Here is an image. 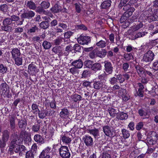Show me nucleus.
<instances>
[{"mask_svg": "<svg viewBox=\"0 0 158 158\" xmlns=\"http://www.w3.org/2000/svg\"><path fill=\"white\" fill-rule=\"evenodd\" d=\"M74 32L71 31H68L64 34V37L66 39L69 38L73 34Z\"/></svg>", "mask_w": 158, "mask_h": 158, "instance_id": "4d7b16f0", "label": "nucleus"}, {"mask_svg": "<svg viewBox=\"0 0 158 158\" xmlns=\"http://www.w3.org/2000/svg\"><path fill=\"white\" fill-rule=\"evenodd\" d=\"M129 67V64L127 62L124 63L122 65L123 69L125 72H126L128 70Z\"/></svg>", "mask_w": 158, "mask_h": 158, "instance_id": "774afa93", "label": "nucleus"}, {"mask_svg": "<svg viewBox=\"0 0 158 158\" xmlns=\"http://www.w3.org/2000/svg\"><path fill=\"white\" fill-rule=\"evenodd\" d=\"M10 91L9 87L8 85L6 83L4 82L0 85V93L2 95L8 94Z\"/></svg>", "mask_w": 158, "mask_h": 158, "instance_id": "0eeeda50", "label": "nucleus"}, {"mask_svg": "<svg viewBox=\"0 0 158 158\" xmlns=\"http://www.w3.org/2000/svg\"><path fill=\"white\" fill-rule=\"evenodd\" d=\"M143 123L142 122H139L136 125V128L137 130H140L143 126Z\"/></svg>", "mask_w": 158, "mask_h": 158, "instance_id": "338daca9", "label": "nucleus"}, {"mask_svg": "<svg viewBox=\"0 0 158 158\" xmlns=\"http://www.w3.org/2000/svg\"><path fill=\"white\" fill-rule=\"evenodd\" d=\"M93 64V61L90 60H87L84 62V65L86 67L92 68Z\"/></svg>", "mask_w": 158, "mask_h": 158, "instance_id": "79ce46f5", "label": "nucleus"}, {"mask_svg": "<svg viewBox=\"0 0 158 158\" xmlns=\"http://www.w3.org/2000/svg\"><path fill=\"white\" fill-rule=\"evenodd\" d=\"M40 127V125L38 124L33 125L32 127V131L34 132H37L39 131Z\"/></svg>", "mask_w": 158, "mask_h": 158, "instance_id": "49530a36", "label": "nucleus"}, {"mask_svg": "<svg viewBox=\"0 0 158 158\" xmlns=\"http://www.w3.org/2000/svg\"><path fill=\"white\" fill-rule=\"evenodd\" d=\"M82 139L85 145L87 146H91L93 145V140L91 136L85 135V136L83 137Z\"/></svg>", "mask_w": 158, "mask_h": 158, "instance_id": "9b49d317", "label": "nucleus"}, {"mask_svg": "<svg viewBox=\"0 0 158 158\" xmlns=\"http://www.w3.org/2000/svg\"><path fill=\"white\" fill-rule=\"evenodd\" d=\"M34 153L32 151H29L26 152V158H34Z\"/></svg>", "mask_w": 158, "mask_h": 158, "instance_id": "a18cd8bd", "label": "nucleus"}, {"mask_svg": "<svg viewBox=\"0 0 158 158\" xmlns=\"http://www.w3.org/2000/svg\"><path fill=\"white\" fill-rule=\"evenodd\" d=\"M22 141L20 138L17 135H15L14 137V138L11 141L10 145L9 146V150H12L14 148L16 147V145H20V144L21 143Z\"/></svg>", "mask_w": 158, "mask_h": 158, "instance_id": "423d86ee", "label": "nucleus"}, {"mask_svg": "<svg viewBox=\"0 0 158 158\" xmlns=\"http://www.w3.org/2000/svg\"><path fill=\"white\" fill-rule=\"evenodd\" d=\"M44 48L45 49H48L50 48L51 47V43L47 41H44L42 44Z\"/></svg>", "mask_w": 158, "mask_h": 158, "instance_id": "ea45409f", "label": "nucleus"}, {"mask_svg": "<svg viewBox=\"0 0 158 158\" xmlns=\"http://www.w3.org/2000/svg\"><path fill=\"white\" fill-rule=\"evenodd\" d=\"M71 65L77 69L81 68L83 65V62L81 59L74 61L71 63Z\"/></svg>", "mask_w": 158, "mask_h": 158, "instance_id": "f3484780", "label": "nucleus"}, {"mask_svg": "<svg viewBox=\"0 0 158 158\" xmlns=\"http://www.w3.org/2000/svg\"><path fill=\"white\" fill-rule=\"evenodd\" d=\"M124 58L127 60L129 61L133 58V56L131 53H127L124 55Z\"/></svg>", "mask_w": 158, "mask_h": 158, "instance_id": "13d9d810", "label": "nucleus"}, {"mask_svg": "<svg viewBox=\"0 0 158 158\" xmlns=\"http://www.w3.org/2000/svg\"><path fill=\"white\" fill-rule=\"evenodd\" d=\"M1 29L2 31L7 32H11L13 29L12 27L5 25L2 26Z\"/></svg>", "mask_w": 158, "mask_h": 158, "instance_id": "7c9ffc66", "label": "nucleus"}, {"mask_svg": "<svg viewBox=\"0 0 158 158\" xmlns=\"http://www.w3.org/2000/svg\"><path fill=\"white\" fill-rule=\"evenodd\" d=\"M152 19L153 21L158 20V9L155 12V14L152 15Z\"/></svg>", "mask_w": 158, "mask_h": 158, "instance_id": "680f3d73", "label": "nucleus"}, {"mask_svg": "<svg viewBox=\"0 0 158 158\" xmlns=\"http://www.w3.org/2000/svg\"><path fill=\"white\" fill-rule=\"evenodd\" d=\"M18 125L20 128L22 130H25L27 125V121L24 118L18 119Z\"/></svg>", "mask_w": 158, "mask_h": 158, "instance_id": "f8f14e48", "label": "nucleus"}, {"mask_svg": "<svg viewBox=\"0 0 158 158\" xmlns=\"http://www.w3.org/2000/svg\"><path fill=\"white\" fill-rule=\"evenodd\" d=\"M123 74H119L116 76L117 80H118L120 83H123L125 81V79L124 77H123Z\"/></svg>", "mask_w": 158, "mask_h": 158, "instance_id": "603ef678", "label": "nucleus"}, {"mask_svg": "<svg viewBox=\"0 0 158 158\" xmlns=\"http://www.w3.org/2000/svg\"><path fill=\"white\" fill-rule=\"evenodd\" d=\"M44 110H39L38 111V116L41 119H43L46 117L45 116V114L44 113Z\"/></svg>", "mask_w": 158, "mask_h": 158, "instance_id": "8fccbe9b", "label": "nucleus"}, {"mask_svg": "<svg viewBox=\"0 0 158 158\" xmlns=\"http://www.w3.org/2000/svg\"><path fill=\"white\" fill-rule=\"evenodd\" d=\"M117 81L118 80L117 77L116 78L115 77H113L110 80V84L113 85L115 84Z\"/></svg>", "mask_w": 158, "mask_h": 158, "instance_id": "69168bd1", "label": "nucleus"}, {"mask_svg": "<svg viewBox=\"0 0 158 158\" xmlns=\"http://www.w3.org/2000/svg\"><path fill=\"white\" fill-rule=\"evenodd\" d=\"M103 86V83L99 81H95L93 84V88L97 90L102 89Z\"/></svg>", "mask_w": 158, "mask_h": 158, "instance_id": "4be33fe9", "label": "nucleus"}, {"mask_svg": "<svg viewBox=\"0 0 158 158\" xmlns=\"http://www.w3.org/2000/svg\"><path fill=\"white\" fill-rule=\"evenodd\" d=\"M124 6L123 10L124 11H126L125 12H128L129 11H131L132 13V12L135 10V8L133 7H131V6L129 4H127L126 5H124V6Z\"/></svg>", "mask_w": 158, "mask_h": 158, "instance_id": "cd10ccee", "label": "nucleus"}, {"mask_svg": "<svg viewBox=\"0 0 158 158\" xmlns=\"http://www.w3.org/2000/svg\"><path fill=\"white\" fill-rule=\"evenodd\" d=\"M77 40L79 44L84 45L88 44L90 41L91 39L89 36L80 35L79 38H78Z\"/></svg>", "mask_w": 158, "mask_h": 158, "instance_id": "9d476101", "label": "nucleus"}, {"mask_svg": "<svg viewBox=\"0 0 158 158\" xmlns=\"http://www.w3.org/2000/svg\"><path fill=\"white\" fill-rule=\"evenodd\" d=\"M38 29V27L35 25L31 27V28L28 30V32L29 33H35Z\"/></svg>", "mask_w": 158, "mask_h": 158, "instance_id": "864d4df0", "label": "nucleus"}, {"mask_svg": "<svg viewBox=\"0 0 158 158\" xmlns=\"http://www.w3.org/2000/svg\"><path fill=\"white\" fill-rule=\"evenodd\" d=\"M81 100V96L78 94H73L71 96V100L73 102H77L78 101H80Z\"/></svg>", "mask_w": 158, "mask_h": 158, "instance_id": "c85d7f7f", "label": "nucleus"}, {"mask_svg": "<svg viewBox=\"0 0 158 158\" xmlns=\"http://www.w3.org/2000/svg\"><path fill=\"white\" fill-rule=\"evenodd\" d=\"M51 149V148H50L48 147L44 150L40 154L45 156V155L48 154V153H50Z\"/></svg>", "mask_w": 158, "mask_h": 158, "instance_id": "c03bdc74", "label": "nucleus"}, {"mask_svg": "<svg viewBox=\"0 0 158 158\" xmlns=\"http://www.w3.org/2000/svg\"><path fill=\"white\" fill-rule=\"evenodd\" d=\"M44 9L41 7H38L36 10V11L40 14H46V11Z\"/></svg>", "mask_w": 158, "mask_h": 158, "instance_id": "3c124183", "label": "nucleus"}, {"mask_svg": "<svg viewBox=\"0 0 158 158\" xmlns=\"http://www.w3.org/2000/svg\"><path fill=\"white\" fill-rule=\"evenodd\" d=\"M10 151H13L16 153H18L20 156L24 155L27 151V148L23 145H19L14 148L13 149L9 150Z\"/></svg>", "mask_w": 158, "mask_h": 158, "instance_id": "7ed1b4c3", "label": "nucleus"}, {"mask_svg": "<svg viewBox=\"0 0 158 158\" xmlns=\"http://www.w3.org/2000/svg\"><path fill=\"white\" fill-rule=\"evenodd\" d=\"M104 70L108 74H111L113 72V68L111 63L107 61L104 62Z\"/></svg>", "mask_w": 158, "mask_h": 158, "instance_id": "6e6552de", "label": "nucleus"}, {"mask_svg": "<svg viewBox=\"0 0 158 158\" xmlns=\"http://www.w3.org/2000/svg\"><path fill=\"white\" fill-rule=\"evenodd\" d=\"M72 50V46L70 45H69L66 46L65 49V51L67 52H64V54L65 56L67 55L69 52L71 51Z\"/></svg>", "mask_w": 158, "mask_h": 158, "instance_id": "6e6d98bb", "label": "nucleus"}, {"mask_svg": "<svg viewBox=\"0 0 158 158\" xmlns=\"http://www.w3.org/2000/svg\"><path fill=\"white\" fill-rule=\"evenodd\" d=\"M109 112L110 116L112 118L114 117L115 114H118V111L113 108L109 109Z\"/></svg>", "mask_w": 158, "mask_h": 158, "instance_id": "72a5a7b5", "label": "nucleus"}, {"mask_svg": "<svg viewBox=\"0 0 158 158\" xmlns=\"http://www.w3.org/2000/svg\"><path fill=\"white\" fill-rule=\"evenodd\" d=\"M61 48L60 46L55 47L52 49V51L56 53H60V49Z\"/></svg>", "mask_w": 158, "mask_h": 158, "instance_id": "0e129e2a", "label": "nucleus"}, {"mask_svg": "<svg viewBox=\"0 0 158 158\" xmlns=\"http://www.w3.org/2000/svg\"><path fill=\"white\" fill-rule=\"evenodd\" d=\"M50 10L54 14L57 13L62 11L61 7L57 3L50 9Z\"/></svg>", "mask_w": 158, "mask_h": 158, "instance_id": "4468645a", "label": "nucleus"}, {"mask_svg": "<svg viewBox=\"0 0 158 158\" xmlns=\"http://www.w3.org/2000/svg\"><path fill=\"white\" fill-rule=\"evenodd\" d=\"M7 70V67L4 66L2 64H0V73L4 74L6 73Z\"/></svg>", "mask_w": 158, "mask_h": 158, "instance_id": "de8ad7c7", "label": "nucleus"}, {"mask_svg": "<svg viewBox=\"0 0 158 158\" xmlns=\"http://www.w3.org/2000/svg\"><path fill=\"white\" fill-rule=\"evenodd\" d=\"M135 68L137 72L140 76H141L142 74L143 73H144L145 70L143 68L141 67L139 65H137L135 66Z\"/></svg>", "mask_w": 158, "mask_h": 158, "instance_id": "f704fd0d", "label": "nucleus"}, {"mask_svg": "<svg viewBox=\"0 0 158 158\" xmlns=\"http://www.w3.org/2000/svg\"><path fill=\"white\" fill-rule=\"evenodd\" d=\"M10 125L11 128L14 130L15 127V119L13 117H12L10 118Z\"/></svg>", "mask_w": 158, "mask_h": 158, "instance_id": "c9c22d12", "label": "nucleus"}, {"mask_svg": "<svg viewBox=\"0 0 158 158\" xmlns=\"http://www.w3.org/2000/svg\"><path fill=\"white\" fill-rule=\"evenodd\" d=\"M12 21L10 18H7L3 20V25H9L11 23Z\"/></svg>", "mask_w": 158, "mask_h": 158, "instance_id": "09e8293b", "label": "nucleus"}, {"mask_svg": "<svg viewBox=\"0 0 158 158\" xmlns=\"http://www.w3.org/2000/svg\"><path fill=\"white\" fill-rule=\"evenodd\" d=\"M132 15V13L131 11L124 12L120 19L119 22L121 23H125V24H127L126 25L127 27H128L130 23L128 20L129 17Z\"/></svg>", "mask_w": 158, "mask_h": 158, "instance_id": "20e7f679", "label": "nucleus"}, {"mask_svg": "<svg viewBox=\"0 0 158 158\" xmlns=\"http://www.w3.org/2000/svg\"><path fill=\"white\" fill-rule=\"evenodd\" d=\"M13 59L15 60V63L17 65L19 66L22 64L23 59L21 57H18Z\"/></svg>", "mask_w": 158, "mask_h": 158, "instance_id": "58836bf2", "label": "nucleus"}, {"mask_svg": "<svg viewBox=\"0 0 158 158\" xmlns=\"http://www.w3.org/2000/svg\"><path fill=\"white\" fill-rule=\"evenodd\" d=\"M121 131L123 135V137L124 139L128 138L130 135L129 131L126 129H123Z\"/></svg>", "mask_w": 158, "mask_h": 158, "instance_id": "e433bc0d", "label": "nucleus"}, {"mask_svg": "<svg viewBox=\"0 0 158 158\" xmlns=\"http://www.w3.org/2000/svg\"><path fill=\"white\" fill-rule=\"evenodd\" d=\"M69 112L68 109L63 108L61 110L59 115L60 117L62 118L66 119L69 116Z\"/></svg>", "mask_w": 158, "mask_h": 158, "instance_id": "6ab92c4d", "label": "nucleus"}, {"mask_svg": "<svg viewBox=\"0 0 158 158\" xmlns=\"http://www.w3.org/2000/svg\"><path fill=\"white\" fill-rule=\"evenodd\" d=\"M154 55L153 52L151 50H149L145 53L143 57V60L146 62L152 61L154 59Z\"/></svg>", "mask_w": 158, "mask_h": 158, "instance_id": "39448f33", "label": "nucleus"}, {"mask_svg": "<svg viewBox=\"0 0 158 158\" xmlns=\"http://www.w3.org/2000/svg\"><path fill=\"white\" fill-rule=\"evenodd\" d=\"M76 10L78 13H80L81 11V5L79 3H76L74 4Z\"/></svg>", "mask_w": 158, "mask_h": 158, "instance_id": "bf43d9fd", "label": "nucleus"}, {"mask_svg": "<svg viewBox=\"0 0 158 158\" xmlns=\"http://www.w3.org/2000/svg\"><path fill=\"white\" fill-rule=\"evenodd\" d=\"M102 66L100 63H96L93 64L91 69L95 72H96L101 69Z\"/></svg>", "mask_w": 158, "mask_h": 158, "instance_id": "a878e982", "label": "nucleus"}, {"mask_svg": "<svg viewBox=\"0 0 158 158\" xmlns=\"http://www.w3.org/2000/svg\"><path fill=\"white\" fill-rule=\"evenodd\" d=\"M96 42V45L100 48H105L107 44L106 38L103 35H97L95 36Z\"/></svg>", "mask_w": 158, "mask_h": 158, "instance_id": "f257e3e1", "label": "nucleus"}, {"mask_svg": "<svg viewBox=\"0 0 158 158\" xmlns=\"http://www.w3.org/2000/svg\"><path fill=\"white\" fill-rule=\"evenodd\" d=\"M90 74V71L88 70H85L83 71L82 74V77H86Z\"/></svg>", "mask_w": 158, "mask_h": 158, "instance_id": "e2e57ef3", "label": "nucleus"}, {"mask_svg": "<svg viewBox=\"0 0 158 158\" xmlns=\"http://www.w3.org/2000/svg\"><path fill=\"white\" fill-rule=\"evenodd\" d=\"M110 128V127L107 126H104L103 127V131L107 136L109 137L113 136V132L111 131Z\"/></svg>", "mask_w": 158, "mask_h": 158, "instance_id": "a211bd4d", "label": "nucleus"}, {"mask_svg": "<svg viewBox=\"0 0 158 158\" xmlns=\"http://www.w3.org/2000/svg\"><path fill=\"white\" fill-rule=\"evenodd\" d=\"M107 75L106 73L104 72L103 73L98 76V78L101 81L105 80L106 78Z\"/></svg>", "mask_w": 158, "mask_h": 158, "instance_id": "37998d69", "label": "nucleus"}, {"mask_svg": "<svg viewBox=\"0 0 158 158\" xmlns=\"http://www.w3.org/2000/svg\"><path fill=\"white\" fill-rule=\"evenodd\" d=\"M107 53L106 50L105 49L101 48L100 50L96 52V56L101 58H103L106 56Z\"/></svg>", "mask_w": 158, "mask_h": 158, "instance_id": "ddd939ff", "label": "nucleus"}, {"mask_svg": "<svg viewBox=\"0 0 158 158\" xmlns=\"http://www.w3.org/2000/svg\"><path fill=\"white\" fill-rule=\"evenodd\" d=\"M40 6L43 8L44 9H47L49 7L50 3L48 2L43 1L41 3Z\"/></svg>", "mask_w": 158, "mask_h": 158, "instance_id": "4c0bfd02", "label": "nucleus"}, {"mask_svg": "<svg viewBox=\"0 0 158 158\" xmlns=\"http://www.w3.org/2000/svg\"><path fill=\"white\" fill-rule=\"evenodd\" d=\"M111 1L110 0H106L104 1L101 5V7L102 9L108 8L111 6Z\"/></svg>", "mask_w": 158, "mask_h": 158, "instance_id": "b1692460", "label": "nucleus"}, {"mask_svg": "<svg viewBox=\"0 0 158 158\" xmlns=\"http://www.w3.org/2000/svg\"><path fill=\"white\" fill-rule=\"evenodd\" d=\"M60 155L62 158H69L71 154L68 148L66 146H61L59 149Z\"/></svg>", "mask_w": 158, "mask_h": 158, "instance_id": "f03ea898", "label": "nucleus"}, {"mask_svg": "<svg viewBox=\"0 0 158 158\" xmlns=\"http://www.w3.org/2000/svg\"><path fill=\"white\" fill-rule=\"evenodd\" d=\"M11 53L13 58L19 57L20 55V50L16 48L13 49L11 51Z\"/></svg>", "mask_w": 158, "mask_h": 158, "instance_id": "bb28decb", "label": "nucleus"}, {"mask_svg": "<svg viewBox=\"0 0 158 158\" xmlns=\"http://www.w3.org/2000/svg\"><path fill=\"white\" fill-rule=\"evenodd\" d=\"M73 49L74 51L78 52H80L81 50L80 46L78 44H76L74 45Z\"/></svg>", "mask_w": 158, "mask_h": 158, "instance_id": "052dcab7", "label": "nucleus"}, {"mask_svg": "<svg viewBox=\"0 0 158 158\" xmlns=\"http://www.w3.org/2000/svg\"><path fill=\"white\" fill-rule=\"evenodd\" d=\"M87 131L88 133L93 135L95 138L99 135V130L95 128L92 129H88Z\"/></svg>", "mask_w": 158, "mask_h": 158, "instance_id": "5701e85b", "label": "nucleus"}, {"mask_svg": "<svg viewBox=\"0 0 158 158\" xmlns=\"http://www.w3.org/2000/svg\"><path fill=\"white\" fill-rule=\"evenodd\" d=\"M61 140L65 144H69L71 142V138L65 135H61Z\"/></svg>", "mask_w": 158, "mask_h": 158, "instance_id": "393cba45", "label": "nucleus"}, {"mask_svg": "<svg viewBox=\"0 0 158 158\" xmlns=\"http://www.w3.org/2000/svg\"><path fill=\"white\" fill-rule=\"evenodd\" d=\"M40 27L44 29L48 28L49 27V24L48 21H43L40 24Z\"/></svg>", "mask_w": 158, "mask_h": 158, "instance_id": "473e14b6", "label": "nucleus"}, {"mask_svg": "<svg viewBox=\"0 0 158 158\" xmlns=\"http://www.w3.org/2000/svg\"><path fill=\"white\" fill-rule=\"evenodd\" d=\"M28 71L32 74H35L37 72V67L35 64V63L34 64L31 63L28 66Z\"/></svg>", "mask_w": 158, "mask_h": 158, "instance_id": "dca6fc26", "label": "nucleus"}, {"mask_svg": "<svg viewBox=\"0 0 158 158\" xmlns=\"http://www.w3.org/2000/svg\"><path fill=\"white\" fill-rule=\"evenodd\" d=\"M122 92L123 93L122 95L123 100L125 102L128 100L130 98V96L127 93L126 90L123 89L122 90Z\"/></svg>", "mask_w": 158, "mask_h": 158, "instance_id": "c756f323", "label": "nucleus"}, {"mask_svg": "<svg viewBox=\"0 0 158 158\" xmlns=\"http://www.w3.org/2000/svg\"><path fill=\"white\" fill-rule=\"evenodd\" d=\"M2 139L4 141H7L10 137V132L7 130H5L2 132Z\"/></svg>", "mask_w": 158, "mask_h": 158, "instance_id": "412c9836", "label": "nucleus"}, {"mask_svg": "<svg viewBox=\"0 0 158 158\" xmlns=\"http://www.w3.org/2000/svg\"><path fill=\"white\" fill-rule=\"evenodd\" d=\"M34 139L37 143L43 144L44 143L45 140L44 138L39 134L35 135L34 136Z\"/></svg>", "mask_w": 158, "mask_h": 158, "instance_id": "2eb2a0df", "label": "nucleus"}, {"mask_svg": "<svg viewBox=\"0 0 158 158\" xmlns=\"http://www.w3.org/2000/svg\"><path fill=\"white\" fill-rule=\"evenodd\" d=\"M26 5L27 8L30 10H34L36 7V4L32 1H26Z\"/></svg>", "mask_w": 158, "mask_h": 158, "instance_id": "aec40b11", "label": "nucleus"}, {"mask_svg": "<svg viewBox=\"0 0 158 158\" xmlns=\"http://www.w3.org/2000/svg\"><path fill=\"white\" fill-rule=\"evenodd\" d=\"M127 118V114L126 113L124 112H121L117 115L118 118L120 120L126 119Z\"/></svg>", "mask_w": 158, "mask_h": 158, "instance_id": "2f4dec72", "label": "nucleus"}, {"mask_svg": "<svg viewBox=\"0 0 158 158\" xmlns=\"http://www.w3.org/2000/svg\"><path fill=\"white\" fill-rule=\"evenodd\" d=\"M31 109L33 114H36L39 111L38 106L36 104L33 103L31 105Z\"/></svg>", "mask_w": 158, "mask_h": 158, "instance_id": "a19ab883", "label": "nucleus"}, {"mask_svg": "<svg viewBox=\"0 0 158 158\" xmlns=\"http://www.w3.org/2000/svg\"><path fill=\"white\" fill-rule=\"evenodd\" d=\"M35 13L31 10H28L25 11L24 13L21 15V17L24 19H31L35 15Z\"/></svg>", "mask_w": 158, "mask_h": 158, "instance_id": "1a4fd4ad", "label": "nucleus"}, {"mask_svg": "<svg viewBox=\"0 0 158 158\" xmlns=\"http://www.w3.org/2000/svg\"><path fill=\"white\" fill-rule=\"evenodd\" d=\"M28 134V133L26 132L25 130H22L20 133V136L21 138L23 139L26 137Z\"/></svg>", "mask_w": 158, "mask_h": 158, "instance_id": "5fc2aeb1", "label": "nucleus"}]
</instances>
